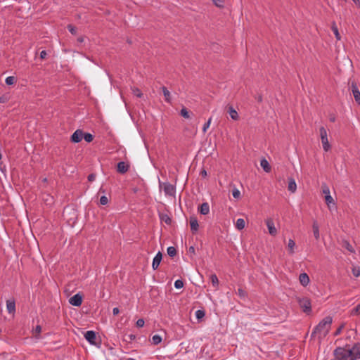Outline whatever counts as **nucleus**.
<instances>
[{"mask_svg": "<svg viewBox=\"0 0 360 360\" xmlns=\"http://www.w3.org/2000/svg\"><path fill=\"white\" fill-rule=\"evenodd\" d=\"M332 321L333 319L330 316H326L314 328L311 333V337L317 336L319 339L325 338L329 333Z\"/></svg>", "mask_w": 360, "mask_h": 360, "instance_id": "1", "label": "nucleus"}, {"mask_svg": "<svg viewBox=\"0 0 360 360\" xmlns=\"http://www.w3.org/2000/svg\"><path fill=\"white\" fill-rule=\"evenodd\" d=\"M347 357L349 360L360 359V343H355L352 347L347 345Z\"/></svg>", "mask_w": 360, "mask_h": 360, "instance_id": "2", "label": "nucleus"}, {"mask_svg": "<svg viewBox=\"0 0 360 360\" xmlns=\"http://www.w3.org/2000/svg\"><path fill=\"white\" fill-rule=\"evenodd\" d=\"M319 131H320V137H321V143L323 145V148L326 152H327L331 148L330 144L329 143L328 140L327 130L324 127H321L319 129Z\"/></svg>", "mask_w": 360, "mask_h": 360, "instance_id": "3", "label": "nucleus"}, {"mask_svg": "<svg viewBox=\"0 0 360 360\" xmlns=\"http://www.w3.org/2000/svg\"><path fill=\"white\" fill-rule=\"evenodd\" d=\"M298 304L302 311L309 314L311 311V301L307 297L297 298Z\"/></svg>", "mask_w": 360, "mask_h": 360, "instance_id": "4", "label": "nucleus"}, {"mask_svg": "<svg viewBox=\"0 0 360 360\" xmlns=\"http://www.w3.org/2000/svg\"><path fill=\"white\" fill-rule=\"evenodd\" d=\"M335 360H349L347 357V345L345 347H337L334 352Z\"/></svg>", "mask_w": 360, "mask_h": 360, "instance_id": "5", "label": "nucleus"}, {"mask_svg": "<svg viewBox=\"0 0 360 360\" xmlns=\"http://www.w3.org/2000/svg\"><path fill=\"white\" fill-rule=\"evenodd\" d=\"M322 192L325 195V201L328 207H330V204L334 205V200L330 193V188L326 183L322 184L321 185Z\"/></svg>", "mask_w": 360, "mask_h": 360, "instance_id": "6", "label": "nucleus"}, {"mask_svg": "<svg viewBox=\"0 0 360 360\" xmlns=\"http://www.w3.org/2000/svg\"><path fill=\"white\" fill-rule=\"evenodd\" d=\"M161 187L162 188L165 194L166 195L169 196H174L176 193V188L175 186L172 184H171L169 182H164L162 184H161Z\"/></svg>", "mask_w": 360, "mask_h": 360, "instance_id": "7", "label": "nucleus"}, {"mask_svg": "<svg viewBox=\"0 0 360 360\" xmlns=\"http://www.w3.org/2000/svg\"><path fill=\"white\" fill-rule=\"evenodd\" d=\"M82 302V296L79 293H77L70 298L69 303L75 307H79Z\"/></svg>", "mask_w": 360, "mask_h": 360, "instance_id": "8", "label": "nucleus"}, {"mask_svg": "<svg viewBox=\"0 0 360 360\" xmlns=\"http://www.w3.org/2000/svg\"><path fill=\"white\" fill-rule=\"evenodd\" d=\"M130 168V165L126 162H119L117 165V171L120 174H125Z\"/></svg>", "mask_w": 360, "mask_h": 360, "instance_id": "9", "label": "nucleus"}, {"mask_svg": "<svg viewBox=\"0 0 360 360\" xmlns=\"http://www.w3.org/2000/svg\"><path fill=\"white\" fill-rule=\"evenodd\" d=\"M84 338L91 345H96V334L93 330H88L84 334Z\"/></svg>", "mask_w": 360, "mask_h": 360, "instance_id": "10", "label": "nucleus"}, {"mask_svg": "<svg viewBox=\"0 0 360 360\" xmlns=\"http://www.w3.org/2000/svg\"><path fill=\"white\" fill-rule=\"evenodd\" d=\"M84 133L80 129H77L72 135L71 136V141L73 143H79L83 139Z\"/></svg>", "mask_w": 360, "mask_h": 360, "instance_id": "11", "label": "nucleus"}, {"mask_svg": "<svg viewBox=\"0 0 360 360\" xmlns=\"http://www.w3.org/2000/svg\"><path fill=\"white\" fill-rule=\"evenodd\" d=\"M266 224L270 235L274 236L277 234V229L275 227L274 223L271 219H268Z\"/></svg>", "mask_w": 360, "mask_h": 360, "instance_id": "12", "label": "nucleus"}, {"mask_svg": "<svg viewBox=\"0 0 360 360\" xmlns=\"http://www.w3.org/2000/svg\"><path fill=\"white\" fill-rule=\"evenodd\" d=\"M190 226L191 230L193 233H195L198 231L199 228L198 221L195 216L190 217Z\"/></svg>", "mask_w": 360, "mask_h": 360, "instance_id": "13", "label": "nucleus"}, {"mask_svg": "<svg viewBox=\"0 0 360 360\" xmlns=\"http://www.w3.org/2000/svg\"><path fill=\"white\" fill-rule=\"evenodd\" d=\"M162 258V253L160 252H158L156 254V255L155 256V257L153 258V263H152V268L154 270H156L158 268V266L161 262Z\"/></svg>", "mask_w": 360, "mask_h": 360, "instance_id": "14", "label": "nucleus"}, {"mask_svg": "<svg viewBox=\"0 0 360 360\" xmlns=\"http://www.w3.org/2000/svg\"><path fill=\"white\" fill-rule=\"evenodd\" d=\"M299 280L300 283L304 287L307 286L310 281L309 277L306 273L301 274L299 276Z\"/></svg>", "mask_w": 360, "mask_h": 360, "instance_id": "15", "label": "nucleus"}, {"mask_svg": "<svg viewBox=\"0 0 360 360\" xmlns=\"http://www.w3.org/2000/svg\"><path fill=\"white\" fill-rule=\"evenodd\" d=\"M6 308L9 314H13L15 311V303L14 300L6 301Z\"/></svg>", "mask_w": 360, "mask_h": 360, "instance_id": "16", "label": "nucleus"}, {"mask_svg": "<svg viewBox=\"0 0 360 360\" xmlns=\"http://www.w3.org/2000/svg\"><path fill=\"white\" fill-rule=\"evenodd\" d=\"M199 212L201 214L206 215L210 212V206L207 202H203L199 207Z\"/></svg>", "mask_w": 360, "mask_h": 360, "instance_id": "17", "label": "nucleus"}, {"mask_svg": "<svg viewBox=\"0 0 360 360\" xmlns=\"http://www.w3.org/2000/svg\"><path fill=\"white\" fill-rule=\"evenodd\" d=\"M288 190L292 193H294L297 190V184L293 178L289 179Z\"/></svg>", "mask_w": 360, "mask_h": 360, "instance_id": "18", "label": "nucleus"}, {"mask_svg": "<svg viewBox=\"0 0 360 360\" xmlns=\"http://www.w3.org/2000/svg\"><path fill=\"white\" fill-rule=\"evenodd\" d=\"M260 165L264 172H271V167L269 162L265 158H262L260 160Z\"/></svg>", "mask_w": 360, "mask_h": 360, "instance_id": "19", "label": "nucleus"}, {"mask_svg": "<svg viewBox=\"0 0 360 360\" xmlns=\"http://www.w3.org/2000/svg\"><path fill=\"white\" fill-rule=\"evenodd\" d=\"M162 89V91L163 93V95L165 96V100L166 102L170 103H171V94L170 92L169 91V90L167 89V87L165 86H162L161 88Z\"/></svg>", "mask_w": 360, "mask_h": 360, "instance_id": "20", "label": "nucleus"}, {"mask_svg": "<svg viewBox=\"0 0 360 360\" xmlns=\"http://www.w3.org/2000/svg\"><path fill=\"white\" fill-rule=\"evenodd\" d=\"M331 30L333 32L336 39L338 41L340 40L341 36H340V34L339 33L338 28V26H337L335 22H333L332 25H331Z\"/></svg>", "mask_w": 360, "mask_h": 360, "instance_id": "21", "label": "nucleus"}, {"mask_svg": "<svg viewBox=\"0 0 360 360\" xmlns=\"http://www.w3.org/2000/svg\"><path fill=\"white\" fill-rule=\"evenodd\" d=\"M229 115L233 120H238L239 118L238 114L237 111L233 108V106H229Z\"/></svg>", "mask_w": 360, "mask_h": 360, "instance_id": "22", "label": "nucleus"}, {"mask_svg": "<svg viewBox=\"0 0 360 360\" xmlns=\"http://www.w3.org/2000/svg\"><path fill=\"white\" fill-rule=\"evenodd\" d=\"M313 229V233L316 240L319 239L320 234H319V227L316 221H314L312 225Z\"/></svg>", "mask_w": 360, "mask_h": 360, "instance_id": "23", "label": "nucleus"}, {"mask_svg": "<svg viewBox=\"0 0 360 360\" xmlns=\"http://www.w3.org/2000/svg\"><path fill=\"white\" fill-rule=\"evenodd\" d=\"M295 242L292 239H289L288 243V249L290 254L292 255L295 252Z\"/></svg>", "mask_w": 360, "mask_h": 360, "instance_id": "24", "label": "nucleus"}, {"mask_svg": "<svg viewBox=\"0 0 360 360\" xmlns=\"http://www.w3.org/2000/svg\"><path fill=\"white\" fill-rule=\"evenodd\" d=\"M245 226V220L242 218L238 219L236 223V227L238 230H243Z\"/></svg>", "mask_w": 360, "mask_h": 360, "instance_id": "25", "label": "nucleus"}, {"mask_svg": "<svg viewBox=\"0 0 360 360\" xmlns=\"http://www.w3.org/2000/svg\"><path fill=\"white\" fill-rule=\"evenodd\" d=\"M210 281H211L212 285L214 288H217L219 286V279H218L217 275L214 274H211L210 276Z\"/></svg>", "mask_w": 360, "mask_h": 360, "instance_id": "26", "label": "nucleus"}, {"mask_svg": "<svg viewBox=\"0 0 360 360\" xmlns=\"http://www.w3.org/2000/svg\"><path fill=\"white\" fill-rule=\"evenodd\" d=\"M161 221H164L165 224L169 225L172 223V219L167 214H162L160 215Z\"/></svg>", "mask_w": 360, "mask_h": 360, "instance_id": "27", "label": "nucleus"}, {"mask_svg": "<svg viewBox=\"0 0 360 360\" xmlns=\"http://www.w3.org/2000/svg\"><path fill=\"white\" fill-rule=\"evenodd\" d=\"M167 252L168 255L171 257H173L176 255V250L173 246L168 247Z\"/></svg>", "mask_w": 360, "mask_h": 360, "instance_id": "28", "label": "nucleus"}, {"mask_svg": "<svg viewBox=\"0 0 360 360\" xmlns=\"http://www.w3.org/2000/svg\"><path fill=\"white\" fill-rule=\"evenodd\" d=\"M351 316H359L360 315V304L356 305L353 309L350 311Z\"/></svg>", "mask_w": 360, "mask_h": 360, "instance_id": "29", "label": "nucleus"}, {"mask_svg": "<svg viewBox=\"0 0 360 360\" xmlns=\"http://www.w3.org/2000/svg\"><path fill=\"white\" fill-rule=\"evenodd\" d=\"M152 341L155 345H157L162 342V337L159 335H154L152 338Z\"/></svg>", "mask_w": 360, "mask_h": 360, "instance_id": "30", "label": "nucleus"}, {"mask_svg": "<svg viewBox=\"0 0 360 360\" xmlns=\"http://www.w3.org/2000/svg\"><path fill=\"white\" fill-rule=\"evenodd\" d=\"M353 96L357 103L360 104V91L359 89H355L352 91Z\"/></svg>", "mask_w": 360, "mask_h": 360, "instance_id": "31", "label": "nucleus"}, {"mask_svg": "<svg viewBox=\"0 0 360 360\" xmlns=\"http://www.w3.org/2000/svg\"><path fill=\"white\" fill-rule=\"evenodd\" d=\"M180 115L186 119L190 118V113L186 108H183L180 111Z\"/></svg>", "mask_w": 360, "mask_h": 360, "instance_id": "32", "label": "nucleus"}, {"mask_svg": "<svg viewBox=\"0 0 360 360\" xmlns=\"http://www.w3.org/2000/svg\"><path fill=\"white\" fill-rule=\"evenodd\" d=\"M83 139L88 143H90L93 141L94 136L92 134L89 133H84L83 135Z\"/></svg>", "mask_w": 360, "mask_h": 360, "instance_id": "33", "label": "nucleus"}, {"mask_svg": "<svg viewBox=\"0 0 360 360\" xmlns=\"http://www.w3.org/2000/svg\"><path fill=\"white\" fill-rule=\"evenodd\" d=\"M205 315V312L204 310H200V309H198L195 311V316H196V319L200 320L201 319H202Z\"/></svg>", "mask_w": 360, "mask_h": 360, "instance_id": "34", "label": "nucleus"}, {"mask_svg": "<svg viewBox=\"0 0 360 360\" xmlns=\"http://www.w3.org/2000/svg\"><path fill=\"white\" fill-rule=\"evenodd\" d=\"M5 82L7 85H12L15 82V78L13 76H9L6 78Z\"/></svg>", "mask_w": 360, "mask_h": 360, "instance_id": "35", "label": "nucleus"}, {"mask_svg": "<svg viewBox=\"0 0 360 360\" xmlns=\"http://www.w3.org/2000/svg\"><path fill=\"white\" fill-rule=\"evenodd\" d=\"M352 271L354 277H359L360 276V268L359 266H353Z\"/></svg>", "mask_w": 360, "mask_h": 360, "instance_id": "36", "label": "nucleus"}, {"mask_svg": "<svg viewBox=\"0 0 360 360\" xmlns=\"http://www.w3.org/2000/svg\"><path fill=\"white\" fill-rule=\"evenodd\" d=\"M211 122H212V117H210L208 119L207 122L204 124L203 127H202V131L204 133H205L207 131V129L210 127Z\"/></svg>", "mask_w": 360, "mask_h": 360, "instance_id": "37", "label": "nucleus"}, {"mask_svg": "<svg viewBox=\"0 0 360 360\" xmlns=\"http://www.w3.org/2000/svg\"><path fill=\"white\" fill-rule=\"evenodd\" d=\"M183 286H184V282L182 280L178 279L174 282V287L176 289H180V288H183Z\"/></svg>", "mask_w": 360, "mask_h": 360, "instance_id": "38", "label": "nucleus"}, {"mask_svg": "<svg viewBox=\"0 0 360 360\" xmlns=\"http://www.w3.org/2000/svg\"><path fill=\"white\" fill-rule=\"evenodd\" d=\"M212 1L216 6H217L219 8L224 7V1L223 0H212Z\"/></svg>", "mask_w": 360, "mask_h": 360, "instance_id": "39", "label": "nucleus"}, {"mask_svg": "<svg viewBox=\"0 0 360 360\" xmlns=\"http://www.w3.org/2000/svg\"><path fill=\"white\" fill-rule=\"evenodd\" d=\"M133 94L134 96L141 98L143 96V94L141 93V90L138 88H134L132 89Z\"/></svg>", "mask_w": 360, "mask_h": 360, "instance_id": "40", "label": "nucleus"}, {"mask_svg": "<svg viewBox=\"0 0 360 360\" xmlns=\"http://www.w3.org/2000/svg\"><path fill=\"white\" fill-rule=\"evenodd\" d=\"M343 247H345L347 250H349L351 252L354 251L352 246L347 240L343 242Z\"/></svg>", "mask_w": 360, "mask_h": 360, "instance_id": "41", "label": "nucleus"}, {"mask_svg": "<svg viewBox=\"0 0 360 360\" xmlns=\"http://www.w3.org/2000/svg\"><path fill=\"white\" fill-rule=\"evenodd\" d=\"M232 195L234 198L238 199L240 197V192L238 188H234L232 191Z\"/></svg>", "mask_w": 360, "mask_h": 360, "instance_id": "42", "label": "nucleus"}, {"mask_svg": "<svg viewBox=\"0 0 360 360\" xmlns=\"http://www.w3.org/2000/svg\"><path fill=\"white\" fill-rule=\"evenodd\" d=\"M108 203V198L105 195H103L100 198V204L105 205Z\"/></svg>", "mask_w": 360, "mask_h": 360, "instance_id": "43", "label": "nucleus"}, {"mask_svg": "<svg viewBox=\"0 0 360 360\" xmlns=\"http://www.w3.org/2000/svg\"><path fill=\"white\" fill-rule=\"evenodd\" d=\"M68 29L69 30V32L72 34H76L77 33V30H76V27L72 25H68Z\"/></svg>", "mask_w": 360, "mask_h": 360, "instance_id": "44", "label": "nucleus"}, {"mask_svg": "<svg viewBox=\"0 0 360 360\" xmlns=\"http://www.w3.org/2000/svg\"><path fill=\"white\" fill-rule=\"evenodd\" d=\"M46 198H44V200L48 205H51L53 203V198L49 195H46Z\"/></svg>", "mask_w": 360, "mask_h": 360, "instance_id": "45", "label": "nucleus"}, {"mask_svg": "<svg viewBox=\"0 0 360 360\" xmlns=\"http://www.w3.org/2000/svg\"><path fill=\"white\" fill-rule=\"evenodd\" d=\"M144 320L142 319H139L137 320L136 324V326L139 327V328H141L144 326Z\"/></svg>", "mask_w": 360, "mask_h": 360, "instance_id": "46", "label": "nucleus"}, {"mask_svg": "<svg viewBox=\"0 0 360 360\" xmlns=\"http://www.w3.org/2000/svg\"><path fill=\"white\" fill-rule=\"evenodd\" d=\"M34 332L37 334V335H39L40 333L41 332V327L39 326V325H37L34 329Z\"/></svg>", "mask_w": 360, "mask_h": 360, "instance_id": "47", "label": "nucleus"}, {"mask_svg": "<svg viewBox=\"0 0 360 360\" xmlns=\"http://www.w3.org/2000/svg\"><path fill=\"white\" fill-rule=\"evenodd\" d=\"M96 179V175L94 174H90L89 176H88V180L89 181H94Z\"/></svg>", "mask_w": 360, "mask_h": 360, "instance_id": "48", "label": "nucleus"}, {"mask_svg": "<svg viewBox=\"0 0 360 360\" xmlns=\"http://www.w3.org/2000/svg\"><path fill=\"white\" fill-rule=\"evenodd\" d=\"M344 328V325L340 326V327L336 330V331H335V335H339V334L341 333V331H342V328Z\"/></svg>", "mask_w": 360, "mask_h": 360, "instance_id": "49", "label": "nucleus"}, {"mask_svg": "<svg viewBox=\"0 0 360 360\" xmlns=\"http://www.w3.org/2000/svg\"><path fill=\"white\" fill-rule=\"evenodd\" d=\"M46 55H47V53H46V51H41V53H40V58L41 59H45L46 57Z\"/></svg>", "mask_w": 360, "mask_h": 360, "instance_id": "50", "label": "nucleus"}, {"mask_svg": "<svg viewBox=\"0 0 360 360\" xmlns=\"http://www.w3.org/2000/svg\"><path fill=\"white\" fill-rule=\"evenodd\" d=\"M200 175L202 177V178H205L207 177V171L205 169H202L200 173Z\"/></svg>", "mask_w": 360, "mask_h": 360, "instance_id": "51", "label": "nucleus"}, {"mask_svg": "<svg viewBox=\"0 0 360 360\" xmlns=\"http://www.w3.org/2000/svg\"><path fill=\"white\" fill-rule=\"evenodd\" d=\"M7 101V98L6 96H2L0 97V103H4Z\"/></svg>", "mask_w": 360, "mask_h": 360, "instance_id": "52", "label": "nucleus"}, {"mask_svg": "<svg viewBox=\"0 0 360 360\" xmlns=\"http://www.w3.org/2000/svg\"><path fill=\"white\" fill-rule=\"evenodd\" d=\"M351 87H352V91L355 89H359L358 87H357V85L354 82H352V84H351Z\"/></svg>", "mask_w": 360, "mask_h": 360, "instance_id": "53", "label": "nucleus"}, {"mask_svg": "<svg viewBox=\"0 0 360 360\" xmlns=\"http://www.w3.org/2000/svg\"><path fill=\"white\" fill-rule=\"evenodd\" d=\"M119 312H120V310H119V309L117 307L113 308V309H112L113 315H115V316L119 314Z\"/></svg>", "mask_w": 360, "mask_h": 360, "instance_id": "54", "label": "nucleus"}, {"mask_svg": "<svg viewBox=\"0 0 360 360\" xmlns=\"http://www.w3.org/2000/svg\"><path fill=\"white\" fill-rule=\"evenodd\" d=\"M238 294L240 296H243L244 295V291L242 289H238Z\"/></svg>", "mask_w": 360, "mask_h": 360, "instance_id": "55", "label": "nucleus"}, {"mask_svg": "<svg viewBox=\"0 0 360 360\" xmlns=\"http://www.w3.org/2000/svg\"><path fill=\"white\" fill-rule=\"evenodd\" d=\"M189 252L195 253V248L193 246H191L188 249Z\"/></svg>", "mask_w": 360, "mask_h": 360, "instance_id": "56", "label": "nucleus"}, {"mask_svg": "<svg viewBox=\"0 0 360 360\" xmlns=\"http://www.w3.org/2000/svg\"><path fill=\"white\" fill-rule=\"evenodd\" d=\"M357 6H360V1L359 0H352Z\"/></svg>", "mask_w": 360, "mask_h": 360, "instance_id": "57", "label": "nucleus"}, {"mask_svg": "<svg viewBox=\"0 0 360 360\" xmlns=\"http://www.w3.org/2000/svg\"><path fill=\"white\" fill-rule=\"evenodd\" d=\"M77 41L80 43L83 42L84 41V38L83 37H79L77 39Z\"/></svg>", "mask_w": 360, "mask_h": 360, "instance_id": "58", "label": "nucleus"}, {"mask_svg": "<svg viewBox=\"0 0 360 360\" xmlns=\"http://www.w3.org/2000/svg\"><path fill=\"white\" fill-rule=\"evenodd\" d=\"M330 120L331 122H335V117H330Z\"/></svg>", "mask_w": 360, "mask_h": 360, "instance_id": "59", "label": "nucleus"}, {"mask_svg": "<svg viewBox=\"0 0 360 360\" xmlns=\"http://www.w3.org/2000/svg\"><path fill=\"white\" fill-rule=\"evenodd\" d=\"M258 101H262V96H259V98H258Z\"/></svg>", "mask_w": 360, "mask_h": 360, "instance_id": "60", "label": "nucleus"}, {"mask_svg": "<svg viewBox=\"0 0 360 360\" xmlns=\"http://www.w3.org/2000/svg\"><path fill=\"white\" fill-rule=\"evenodd\" d=\"M101 191L103 192V193L105 192L104 191H103L102 188H101L100 190H99V192H101Z\"/></svg>", "mask_w": 360, "mask_h": 360, "instance_id": "61", "label": "nucleus"}]
</instances>
